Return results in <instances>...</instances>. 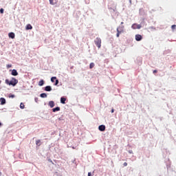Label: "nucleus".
<instances>
[{
    "label": "nucleus",
    "mask_w": 176,
    "mask_h": 176,
    "mask_svg": "<svg viewBox=\"0 0 176 176\" xmlns=\"http://www.w3.org/2000/svg\"><path fill=\"white\" fill-rule=\"evenodd\" d=\"M19 81L15 78H11L10 81L8 79L5 80V83L8 85H12V87H15L18 84Z\"/></svg>",
    "instance_id": "1"
},
{
    "label": "nucleus",
    "mask_w": 176,
    "mask_h": 176,
    "mask_svg": "<svg viewBox=\"0 0 176 176\" xmlns=\"http://www.w3.org/2000/svg\"><path fill=\"white\" fill-rule=\"evenodd\" d=\"M101 43L102 41L100 38H96V39H95V45H96V47L99 49L101 47Z\"/></svg>",
    "instance_id": "2"
},
{
    "label": "nucleus",
    "mask_w": 176,
    "mask_h": 176,
    "mask_svg": "<svg viewBox=\"0 0 176 176\" xmlns=\"http://www.w3.org/2000/svg\"><path fill=\"white\" fill-rule=\"evenodd\" d=\"M56 79H57L56 77H52V78H51V82H54V81H55V86H57L58 84L59 83L58 80H56Z\"/></svg>",
    "instance_id": "3"
},
{
    "label": "nucleus",
    "mask_w": 176,
    "mask_h": 176,
    "mask_svg": "<svg viewBox=\"0 0 176 176\" xmlns=\"http://www.w3.org/2000/svg\"><path fill=\"white\" fill-rule=\"evenodd\" d=\"M131 28L133 29H140L142 28L141 25H138V24H136V23H133L132 25H131Z\"/></svg>",
    "instance_id": "4"
},
{
    "label": "nucleus",
    "mask_w": 176,
    "mask_h": 176,
    "mask_svg": "<svg viewBox=\"0 0 176 176\" xmlns=\"http://www.w3.org/2000/svg\"><path fill=\"white\" fill-rule=\"evenodd\" d=\"M124 26L122 25V26H119L118 28H117V32H120L121 33L124 32Z\"/></svg>",
    "instance_id": "5"
},
{
    "label": "nucleus",
    "mask_w": 176,
    "mask_h": 176,
    "mask_svg": "<svg viewBox=\"0 0 176 176\" xmlns=\"http://www.w3.org/2000/svg\"><path fill=\"white\" fill-rule=\"evenodd\" d=\"M50 4L52 6H55L58 3V0H49Z\"/></svg>",
    "instance_id": "6"
},
{
    "label": "nucleus",
    "mask_w": 176,
    "mask_h": 176,
    "mask_svg": "<svg viewBox=\"0 0 176 176\" xmlns=\"http://www.w3.org/2000/svg\"><path fill=\"white\" fill-rule=\"evenodd\" d=\"M135 39H136V41H140L142 39V36L140 34H137L135 36Z\"/></svg>",
    "instance_id": "7"
},
{
    "label": "nucleus",
    "mask_w": 176,
    "mask_h": 176,
    "mask_svg": "<svg viewBox=\"0 0 176 176\" xmlns=\"http://www.w3.org/2000/svg\"><path fill=\"white\" fill-rule=\"evenodd\" d=\"M0 102H1V105H5V104L6 103V100L4 98H1Z\"/></svg>",
    "instance_id": "8"
},
{
    "label": "nucleus",
    "mask_w": 176,
    "mask_h": 176,
    "mask_svg": "<svg viewBox=\"0 0 176 176\" xmlns=\"http://www.w3.org/2000/svg\"><path fill=\"white\" fill-rule=\"evenodd\" d=\"M11 75L16 76L19 75V74L16 69H12V72H11Z\"/></svg>",
    "instance_id": "9"
},
{
    "label": "nucleus",
    "mask_w": 176,
    "mask_h": 176,
    "mask_svg": "<svg viewBox=\"0 0 176 176\" xmlns=\"http://www.w3.org/2000/svg\"><path fill=\"white\" fill-rule=\"evenodd\" d=\"M52 90V87L50 85H47L45 87V91H51Z\"/></svg>",
    "instance_id": "10"
},
{
    "label": "nucleus",
    "mask_w": 176,
    "mask_h": 176,
    "mask_svg": "<svg viewBox=\"0 0 176 176\" xmlns=\"http://www.w3.org/2000/svg\"><path fill=\"white\" fill-rule=\"evenodd\" d=\"M105 129H106L105 125H100V126H99V130L100 131H104Z\"/></svg>",
    "instance_id": "11"
},
{
    "label": "nucleus",
    "mask_w": 176,
    "mask_h": 176,
    "mask_svg": "<svg viewBox=\"0 0 176 176\" xmlns=\"http://www.w3.org/2000/svg\"><path fill=\"white\" fill-rule=\"evenodd\" d=\"M8 36H9V38L14 39L15 38V34L13 32H10L8 34Z\"/></svg>",
    "instance_id": "12"
},
{
    "label": "nucleus",
    "mask_w": 176,
    "mask_h": 176,
    "mask_svg": "<svg viewBox=\"0 0 176 176\" xmlns=\"http://www.w3.org/2000/svg\"><path fill=\"white\" fill-rule=\"evenodd\" d=\"M36 145H37V146H41V145H42V142L41 140H37L36 141Z\"/></svg>",
    "instance_id": "13"
},
{
    "label": "nucleus",
    "mask_w": 176,
    "mask_h": 176,
    "mask_svg": "<svg viewBox=\"0 0 176 176\" xmlns=\"http://www.w3.org/2000/svg\"><path fill=\"white\" fill-rule=\"evenodd\" d=\"M40 97L41 98H46L47 97V95L45 93H42V94H40Z\"/></svg>",
    "instance_id": "14"
},
{
    "label": "nucleus",
    "mask_w": 176,
    "mask_h": 176,
    "mask_svg": "<svg viewBox=\"0 0 176 176\" xmlns=\"http://www.w3.org/2000/svg\"><path fill=\"white\" fill-rule=\"evenodd\" d=\"M55 105L54 102V101H50L49 102V107H50L51 108L54 107Z\"/></svg>",
    "instance_id": "15"
},
{
    "label": "nucleus",
    "mask_w": 176,
    "mask_h": 176,
    "mask_svg": "<svg viewBox=\"0 0 176 176\" xmlns=\"http://www.w3.org/2000/svg\"><path fill=\"white\" fill-rule=\"evenodd\" d=\"M25 29H26V30H32V26L30 24H28V25H26Z\"/></svg>",
    "instance_id": "16"
},
{
    "label": "nucleus",
    "mask_w": 176,
    "mask_h": 176,
    "mask_svg": "<svg viewBox=\"0 0 176 176\" xmlns=\"http://www.w3.org/2000/svg\"><path fill=\"white\" fill-rule=\"evenodd\" d=\"M44 84H45L44 80H41L39 81V82H38V86L42 87V86L44 85Z\"/></svg>",
    "instance_id": "17"
},
{
    "label": "nucleus",
    "mask_w": 176,
    "mask_h": 176,
    "mask_svg": "<svg viewBox=\"0 0 176 176\" xmlns=\"http://www.w3.org/2000/svg\"><path fill=\"white\" fill-rule=\"evenodd\" d=\"M65 101H66V98H65L62 97V98H60V102H61V104H65Z\"/></svg>",
    "instance_id": "18"
},
{
    "label": "nucleus",
    "mask_w": 176,
    "mask_h": 176,
    "mask_svg": "<svg viewBox=\"0 0 176 176\" xmlns=\"http://www.w3.org/2000/svg\"><path fill=\"white\" fill-rule=\"evenodd\" d=\"M60 110V108L59 107L52 109V111L54 112L58 111Z\"/></svg>",
    "instance_id": "19"
},
{
    "label": "nucleus",
    "mask_w": 176,
    "mask_h": 176,
    "mask_svg": "<svg viewBox=\"0 0 176 176\" xmlns=\"http://www.w3.org/2000/svg\"><path fill=\"white\" fill-rule=\"evenodd\" d=\"M94 67H95L94 63H91L89 64V69H92V68H94Z\"/></svg>",
    "instance_id": "20"
},
{
    "label": "nucleus",
    "mask_w": 176,
    "mask_h": 176,
    "mask_svg": "<svg viewBox=\"0 0 176 176\" xmlns=\"http://www.w3.org/2000/svg\"><path fill=\"white\" fill-rule=\"evenodd\" d=\"M120 34H122V32H120V31H117L116 36H117L118 38H119L120 36Z\"/></svg>",
    "instance_id": "21"
},
{
    "label": "nucleus",
    "mask_w": 176,
    "mask_h": 176,
    "mask_svg": "<svg viewBox=\"0 0 176 176\" xmlns=\"http://www.w3.org/2000/svg\"><path fill=\"white\" fill-rule=\"evenodd\" d=\"M20 107H21V109H23L25 108V105H24V104H23V102L21 103Z\"/></svg>",
    "instance_id": "22"
},
{
    "label": "nucleus",
    "mask_w": 176,
    "mask_h": 176,
    "mask_svg": "<svg viewBox=\"0 0 176 176\" xmlns=\"http://www.w3.org/2000/svg\"><path fill=\"white\" fill-rule=\"evenodd\" d=\"M0 13L1 14H3L4 13V9L3 8H1L0 9Z\"/></svg>",
    "instance_id": "23"
},
{
    "label": "nucleus",
    "mask_w": 176,
    "mask_h": 176,
    "mask_svg": "<svg viewBox=\"0 0 176 176\" xmlns=\"http://www.w3.org/2000/svg\"><path fill=\"white\" fill-rule=\"evenodd\" d=\"M176 28V25H171V29L175 30Z\"/></svg>",
    "instance_id": "24"
},
{
    "label": "nucleus",
    "mask_w": 176,
    "mask_h": 176,
    "mask_svg": "<svg viewBox=\"0 0 176 176\" xmlns=\"http://www.w3.org/2000/svg\"><path fill=\"white\" fill-rule=\"evenodd\" d=\"M123 166H124V167H126V166H128V164H127L126 162H124V163L123 164Z\"/></svg>",
    "instance_id": "25"
},
{
    "label": "nucleus",
    "mask_w": 176,
    "mask_h": 176,
    "mask_svg": "<svg viewBox=\"0 0 176 176\" xmlns=\"http://www.w3.org/2000/svg\"><path fill=\"white\" fill-rule=\"evenodd\" d=\"M88 176H92V175H91V172H89V173H88Z\"/></svg>",
    "instance_id": "26"
},
{
    "label": "nucleus",
    "mask_w": 176,
    "mask_h": 176,
    "mask_svg": "<svg viewBox=\"0 0 176 176\" xmlns=\"http://www.w3.org/2000/svg\"><path fill=\"white\" fill-rule=\"evenodd\" d=\"M156 73H157V70H154L153 74H156Z\"/></svg>",
    "instance_id": "27"
},
{
    "label": "nucleus",
    "mask_w": 176,
    "mask_h": 176,
    "mask_svg": "<svg viewBox=\"0 0 176 176\" xmlns=\"http://www.w3.org/2000/svg\"><path fill=\"white\" fill-rule=\"evenodd\" d=\"M115 112V109H111V113H114Z\"/></svg>",
    "instance_id": "28"
},
{
    "label": "nucleus",
    "mask_w": 176,
    "mask_h": 176,
    "mask_svg": "<svg viewBox=\"0 0 176 176\" xmlns=\"http://www.w3.org/2000/svg\"><path fill=\"white\" fill-rule=\"evenodd\" d=\"M11 67V65H8V67Z\"/></svg>",
    "instance_id": "29"
},
{
    "label": "nucleus",
    "mask_w": 176,
    "mask_h": 176,
    "mask_svg": "<svg viewBox=\"0 0 176 176\" xmlns=\"http://www.w3.org/2000/svg\"><path fill=\"white\" fill-rule=\"evenodd\" d=\"M121 24H124V22H121Z\"/></svg>",
    "instance_id": "30"
},
{
    "label": "nucleus",
    "mask_w": 176,
    "mask_h": 176,
    "mask_svg": "<svg viewBox=\"0 0 176 176\" xmlns=\"http://www.w3.org/2000/svg\"><path fill=\"white\" fill-rule=\"evenodd\" d=\"M12 98H14V95H12Z\"/></svg>",
    "instance_id": "31"
},
{
    "label": "nucleus",
    "mask_w": 176,
    "mask_h": 176,
    "mask_svg": "<svg viewBox=\"0 0 176 176\" xmlns=\"http://www.w3.org/2000/svg\"><path fill=\"white\" fill-rule=\"evenodd\" d=\"M1 126V122H0V126Z\"/></svg>",
    "instance_id": "32"
},
{
    "label": "nucleus",
    "mask_w": 176,
    "mask_h": 176,
    "mask_svg": "<svg viewBox=\"0 0 176 176\" xmlns=\"http://www.w3.org/2000/svg\"><path fill=\"white\" fill-rule=\"evenodd\" d=\"M0 84H1V80H0Z\"/></svg>",
    "instance_id": "33"
},
{
    "label": "nucleus",
    "mask_w": 176,
    "mask_h": 176,
    "mask_svg": "<svg viewBox=\"0 0 176 176\" xmlns=\"http://www.w3.org/2000/svg\"><path fill=\"white\" fill-rule=\"evenodd\" d=\"M0 175H1V172H0Z\"/></svg>",
    "instance_id": "34"
}]
</instances>
